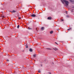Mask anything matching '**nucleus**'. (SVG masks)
<instances>
[{"mask_svg":"<svg viewBox=\"0 0 74 74\" xmlns=\"http://www.w3.org/2000/svg\"><path fill=\"white\" fill-rule=\"evenodd\" d=\"M61 1L62 2L63 4L64 3V2L66 5L67 6H68V5H69V1L66 0H61Z\"/></svg>","mask_w":74,"mask_h":74,"instance_id":"nucleus-1","label":"nucleus"},{"mask_svg":"<svg viewBox=\"0 0 74 74\" xmlns=\"http://www.w3.org/2000/svg\"><path fill=\"white\" fill-rule=\"evenodd\" d=\"M47 19H48L49 20H51V19H52V18L51 17H49L47 18Z\"/></svg>","mask_w":74,"mask_h":74,"instance_id":"nucleus-2","label":"nucleus"},{"mask_svg":"<svg viewBox=\"0 0 74 74\" xmlns=\"http://www.w3.org/2000/svg\"><path fill=\"white\" fill-rule=\"evenodd\" d=\"M36 15L34 14H32L31 15V16L32 17H36Z\"/></svg>","mask_w":74,"mask_h":74,"instance_id":"nucleus-3","label":"nucleus"},{"mask_svg":"<svg viewBox=\"0 0 74 74\" xmlns=\"http://www.w3.org/2000/svg\"><path fill=\"white\" fill-rule=\"evenodd\" d=\"M29 51H30V52H33V50L32 49H30Z\"/></svg>","mask_w":74,"mask_h":74,"instance_id":"nucleus-4","label":"nucleus"},{"mask_svg":"<svg viewBox=\"0 0 74 74\" xmlns=\"http://www.w3.org/2000/svg\"><path fill=\"white\" fill-rule=\"evenodd\" d=\"M53 33V32L52 31H51L50 32V34H52Z\"/></svg>","mask_w":74,"mask_h":74,"instance_id":"nucleus-5","label":"nucleus"},{"mask_svg":"<svg viewBox=\"0 0 74 74\" xmlns=\"http://www.w3.org/2000/svg\"><path fill=\"white\" fill-rule=\"evenodd\" d=\"M17 29H19V25H18V26H17Z\"/></svg>","mask_w":74,"mask_h":74,"instance_id":"nucleus-6","label":"nucleus"},{"mask_svg":"<svg viewBox=\"0 0 74 74\" xmlns=\"http://www.w3.org/2000/svg\"><path fill=\"white\" fill-rule=\"evenodd\" d=\"M44 28L43 27H42L41 28V30H43L44 29Z\"/></svg>","mask_w":74,"mask_h":74,"instance_id":"nucleus-7","label":"nucleus"},{"mask_svg":"<svg viewBox=\"0 0 74 74\" xmlns=\"http://www.w3.org/2000/svg\"><path fill=\"white\" fill-rule=\"evenodd\" d=\"M33 57H36V54H34L33 55Z\"/></svg>","mask_w":74,"mask_h":74,"instance_id":"nucleus-8","label":"nucleus"},{"mask_svg":"<svg viewBox=\"0 0 74 74\" xmlns=\"http://www.w3.org/2000/svg\"><path fill=\"white\" fill-rule=\"evenodd\" d=\"M71 29V28H70L69 29H68L67 30H70Z\"/></svg>","mask_w":74,"mask_h":74,"instance_id":"nucleus-9","label":"nucleus"},{"mask_svg":"<svg viewBox=\"0 0 74 74\" xmlns=\"http://www.w3.org/2000/svg\"><path fill=\"white\" fill-rule=\"evenodd\" d=\"M28 29H29V30H31V29H32V28H30L29 27H28Z\"/></svg>","mask_w":74,"mask_h":74,"instance_id":"nucleus-10","label":"nucleus"},{"mask_svg":"<svg viewBox=\"0 0 74 74\" xmlns=\"http://www.w3.org/2000/svg\"><path fill=\"white\" fill-rule=\"evenodd\" d=\"M12 12H16V11H15V10H13V11Z\"/></svg>","mask_w":74,"mask_h":74,"instance_id":"nucleus-11","label":"nucleus"},{"mask_svg":"<svg viewBox=\"0 0 74 74\" xmlns=\"http://www.w3.org/2000/svg\"><path fill=\"white\" fill-rule=\"evenodd\" d=\"M18 19H21V17H19V16H18Z\"/></svg>","mask_w":74,"mask_h":74,"instance_id":"nucleus-12","label":"nucleus"},{"mask_svg":"<svg viewBox=\"0 0 74 74\" xmlns=\"http://www.w3.org/2000/svg\"><path fill=\"white\" fill-rule=\"evenodd\" d=\"M47 49H50V50H51V49L50 48H46Z\"/></svg>","mask_w":74,"mask_h":74,"instance_id":"nucleus-13","label":"nucleus"},{"mask_svg":"<svg viewBox=\"0 0 74 74\" xmlns=\"http://www.w3.org/2000/svg\"><path fill=\"white\" fill-rule=\"evenodd\" d=\"M1 17H2V18H4V16H1Z\"/></svg>","mask_w":74,"mask_h":74,"instance_id":"nucleus-14","label":"nucleus"},{"mask_svg":"<svg viewBox=\"0 0 74 74\" xmlns=\"http://www.w3.org/2000/svg\"><path fill=\"white\" fill-rule=\"evenodd\" d=\"M66 16V17H67V18H69V16L68 15H67Z\"/></svg>","mask_w":74,"mask_h":74,"instance_id":"nucleus-15","label":"nucleus"},{"mask_svg":"<svg viewBox=\"0 0 74 74\" xmlns=\"http://www.w3.org/2000/svg\"><path fill=\"white\" fill-rule=\"evenodd\" d=\"M38 73H41V71L40 70H39L38 71Z\"/></svg>","mask_w":74,"mask_h":74,"instance_id":"nucleus-16","label":"nucleus"},{"mask_svg":"<svg viewBox=\"0 0 74 74\" xmlns=\"http://www.w3.org/2000/svg\"><path fill=\"white\" fill-rule=\"evenodd\" d=\"M6 60H7V62H9V60L8 59H7Z\"/></svg>","mask_w":74,"mask_h":74,"instance_id":"nucleus-17","label":"nucleus"},{"mask_svg":"<svg viewBox=\"0 0 74 74\" xmlns=\"http://www.w3.org/2000/svg\"><path fill=\"white\" fill-rule=\"evenodd\" d=\"M26 48H28V46H27V45L26 47Z\"/></svg>","mask_w":74,"mask_h":74,"instance_id":"nucleus-18","label":"nucleus"},{"mask_svg":"<svg viewBox=\"0 0 74 74\" xmlns=\"http://www.w3.org/2000/svg\"><path fill=\"white\" fill-rule=\"evenodd\" d=\"M55 43L57 44V45H58V43H56V42H55Z\"/></svg>","mask_w":74,"mask_h":74,"instance_id":"nucleus-19","label":"nucleus"},{"mask_svg":"<svg viewBox=\"0 0 74 74\" xmlns=\"http://www.w3.org/2000/svg\"><path fill=\"white\" fill-rule=\"evenodd\" d=\"M48 73H49V74H51V73L50 72H49Z\"/></svg>","mask_w":74,"mask_h":74,"instance_id":"nucleus-20","label":"nucleus"},{"mask_svg":"<svg viewBox=\"0 0 74 74\" xmlns=\"http://www.w3.org/2000/svg\"><path fill=\"white\" fill-rule=\"evenodd\" d=\"M64 20L63 19H62L61 20V21H63Z\"/></svg>","mask_w":74,"mask_h":74,"instance_id":"nucleus-21","label":"nucleus"},{"mask_svg":"<svg viewBox=\"0 0 74 74\" xmlns=\"http://www.w3.org/2000/svg\"><path fill=\"white\" fill-rule=\"evenodd\" d=\"M22 52H23L24 51V50H23L22 51Z\"/></svg>","mask_w":74,"mask_h":74,"instance_id":"nucleus-22","label":"nucleus"},{"mask_svg":"<svg viewBox=\"0 0 74 74\" xmlns=\"http://www.w3.org/2000/svg\"><path fill=\"white\" fill-rule=\"evenodd\" d=\"M70 0V1H71V2H72V1H71V0Z\"/></svg>","mask_w":74,"mask_h":74,"instance_id":"nucleus-23","label":"nucleus"},{"mask_svg":"<svg viewBox=\"0 0 74 74\" xmlns=\"http://www.w3.org/2000/svg\"><path fill=\"white\" fill-rule=\"evenodd\" d=\"M73 10H72V12H73Z\"/></svg>","mask_w":74,"mask_h":74,"instance_id":"nucleus-24","label":"nucleus"},{"mask_svg":"<svg viewBox=\"0 0 74 74\" xmlns=\"http://www.w3.org/2000/svg\"><path fill=\"white\" fill-rule=\"evenodd\" d=\"M56 49H57V50H58V49H56Z\"/></svg>","mask_w":74,"mask_h":74,"instance_id":"nucleus-25","label":"nucleus"},{"mask_svg":"<svg viewBox=\"0 0 74 74\" xmlns=\"http://www.w3.org/2000/svg\"><path fill=\"white\" fill-rule=\"evenodd\" d=\"M54 49V50H55L56 51V50H55V49Z\"/></svg>","mask_w":74,"mask_h":74,"instance_id":"nucleus-26","label":"nucleus"},{"mask_svg":"<svg viewBox=\"0 0 74 74\" xmlns=\"http://www.w3.org/2000/svg\"><path fill=\"white\" fill-rule=\"evenodd\" d=\"M66 14H67V13L66 12Z\"/></svg>","mask_w":74,"mask_h":74,"instance_id":"nucleus-27","label":"nucleus"}]
</instances>
